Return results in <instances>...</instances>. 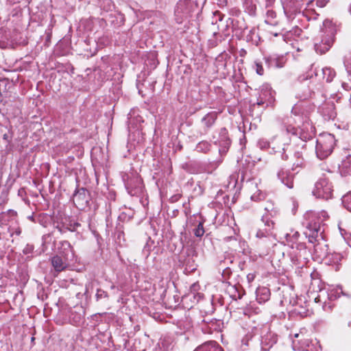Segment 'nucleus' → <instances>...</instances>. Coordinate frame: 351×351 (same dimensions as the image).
Instances as JSON below:
<instances>
[{
  "instance_id": "f03ea898",
  "label": "nucleus",
  "mask_w": 351,
  "mask_h": 351,
  "mask_svg": "<svg viewBox=\"0 0 351 351\" xmlns=\"http://www.w3.org/2000/svg\"><path fill=\"white\" fill-rule=\"evenodd\" d=\"M293 123L296 124L299 128H287V132L294 135H299L300 138L306 142L313 138L315 135V128L308 121L306 117H304L300 111H291V117Z\"/></svg>"
},
{
  "instance_id": "c9c22d12",
  "label": "nucleus",
  "mask_w": 351,
  "mask_h": 351,
  "mask_svg": "<svg viewBox=\"0 0 351 351\" xmlns=\"http://www.w3.org/2000/svg\"><path fill=\"white\" fill-rule=\"evenodd\" d=\"M258 145L261 149H265L269 147V143L263 140H260L258 141Z\"/></svg>"
},
{
  "instance_id": "412c9836",
  "label": "nucleus",
  "mask_w": 351,
  "mask_h": 351,
  "mask_svg": "<svg viewBox=\"0 0 351 351\" xmlns=\"http://www.w3.org/2000/svg\"><path fill=\"white\" fill-rule=\"evenodd\" d=\"M256 296L258 302H265L269 299V290L265 287L259 288L256 291Z\"/></svg>"
},
{
  "instance_id": "09e8293b",
  "label": "nucleus",
  "mask_w": 351,
  "mask_h": 351,
  "mask_svg": "<svg viewBox=\"0 0 351 351\" xmlns=\"http://www.w3.org/2000/svg\"><path fill=\"white\" fill-rule=\"evenodd\" d=\"M349 12H350V13L351 14V4L350 5V7H349Z\"/></svg>"
},
{
  "instance_id": "79ce46f5",
  "label": "nucleus",
  "mask_w": 351,
  "mask_h": 351,
  "mask_svg": "<svg viewBox=\"0 0 351 351\" xmlns=\"http://www.w3.org/2000/svg\"><path fill=\"white\" fill-rule=\"evenodd\" d=\"M14 234H16V235H20V234H21V228H17L15 230V231H14Z\"/></svg>"
},
{
  "instance_id": "aec40b11",
  "label": "nucleus",
  "mask_w": 351,
  "mask_h": 351,
  "mask_svg": "<svg viewBox=\"0 0 351 351\" xmlns=\"http://www.w3.org/2000/svg\"><path fill=\"white\" fill-rule=\"evenodd\" d=\"M339 170L341 174L343 176H348L351 173V160L350 158H346L341 161L339 165Z\"/></svg>"
},
{
  "instance_id": "2eb2a0df",
  "label": "nucleus",
  "mask_w": 351,
  "mask_h": 351,
  "mask_svg": "<svg viewBox=\"0 0 351 351\" xmlns=\"http://www.w3.org/2000/svg\"><path fill=\"white\" fill-rule=\"evenodd\" d=\"M277 342V336L272 332H268L262 337V349L268 351Z\"/></svg>"
},
{
  "instance_id": "f3484780",
  "label": "nucleus",
  "mask_w": 351,
  "mask_h": 351,
  "mask_svg": "<svg viewBox=\"0 0 351 351\" xmlns=\"http://www.w3.org/2000/svg\"><path fill=\"white\" fill-rule=\"evenodd\" d=\"M290 162L292 165V169L296 170L298 168H302L304 165L303 153L300 150L295 151L293 155L291 157Z\"/></svg>"
},
{
  "instance_id": "39448f33",
  "label": "nucleus",
  "mask_w": 351,
  "mask_h": 351,
  "mask_svg": "<svg viewBox=\"0 0 351 351\" xmlns=\"http://www.w3.org/2000/svg\"><path fill=\"white\" fill-rule=\"evenodd\" d=\"M312 193L317 198L326 200L331 199L333 195V186L330 179L326 176L319 178L315 182Z\"/></svg>"
},
{
  "instance_id": "9d476101",
  "label": "nucleus",
  "mask_w": 351,
  "mask_h": 351,
  "mask_svg": "<svg viewBox=\"0 0 351 351\" xmlns=\"http://www.w3.org/2000/svg\"><path fill=\"white\" fill-rule=\"evenodd\" d=\"M334 43V34L332 30L322 36L321 40L315 43V49L317 53L324 54L328 51Z\"/></svg>"
},
{
  "instance_id": "a211bd4d",
  "label": "nucleus",
  "mask_w": 351,
  "mask_h": 351,
  "mask_svg": "<svg viewBox=\"0 0 351 351\" xmlns=\"http://www.w3.org/2000/svg\"><path fill=\"white\" fill-rule=\"evenodd\" d=\"M285 13L291 16L293 14L295 13L298 10V3L295 0H281Z\"/></svg>"
},
{
  "instance_id": "c756f323",
  "label": "nucleus",
  "mask_w": 351,
  "mask_h": 351,
  "mask_svg": "<svg viewBox=\"0 0 351 351\" xmlns=\"http://www.w3.org/2000/svg\"><path fill=\"white\" fill-rule=\"evenodd\" d=\"M204 232L203 223L199 222L197 227L194 230V234L196 237H201L204 235Z\"/></svg>"
},
{
  "instance_id": "cd10ccee",
  "label": "nucleus",
  "mask_w": 351,
  "mask_h": 351,
  "mask_svg": "<svg viewBox=\"0 0 351 351\" xmlns=\"http://www.w3.org/2000/svg\"><path fill=\"white\" fill-rule=\"evenodd\" d=\"M210 144L206 141H202L199 143L196 146L197 152H206L210 149Z\"/></svg>"
},
{
  "instance_id": "ddd939ff",
  "label": "nucleus",
  "mask_w": 351,
  "mask_h": 351,
  "mask_svg": "<svg viewBox=\"0 0 351 351\" xmlns=\"http://www.w3.org/2000/svg\"><path fill=\"white\" fill-rule=\"evenodd\" d=\"M70 260H66L60 255H56L51 257V263L54 272L57 274L64 271L69 265Z\"/></svg>"
},
{
  "instance_id": "e433bc0d",
  "label": "nucleus",
  "mask_w": 351,
  "mask_h": 351,
  "mask_svg": "<svg viewBox=\"0 0 351 351\" xmlns=\"http://www.w3.org/2000/svg\"><path fill=\"white\" fill-rule=\"evenodd\" d=\"M143 254L147 257L150 254V248L147 244H146L143 248Z\"/></svg>"
},
{
  "instance_id": "0eeeda50",
  "label": "nucleus",
  "mask_w": 351,
  "mask_h": 351,
  "mask_svg": "<svg viewBox=\"0 0 351 351\" xmlns=\"http://www.w3.org/2000/svg\"><path fill=\"white\" fill-rule=\"evenodd\" d=\"M123 180L128 193L131 195H138L143 193V181L138 174L125 173L123 176Z\"/></svg>"
},
{
  "instance_id": "dca6fc26",
  "label": "nucleus",
  "mask_w": 351,
  "mask_h": 351,
  "mask_svg": "<svg viewBox=\"0 0 351 351\" xmlns=\"http://www.w3.org/2000/svg\"><path fill=\"white\" fill-rule=\"evenodd\" d=\"M278 177L280 181L288 188L293 187L294 175L287 170L282 169L278 173Z\"/></svg>"
},
{
  "instance_id": "ea45409f",
  "label": "nucleus",
  "mask_w": 351,
  "mask_h": 351,
  "mask_svg": "<svg viewBox=\"0 0 351 351\" xmlns=\"http://www.w3.org/2000/svg\"><path fill=\"white\" fill-rule=\"evenodd\" d=\"M254 278H255V276H254V274H249L247 276V280H248L249 282L253 281V280H254Z\"/></svg>"
},
{
  "instance_id": "4468645a",
  "label": "nucleus",
  "mask_w": 351,
  "mask_h": 351,
  "mask_svg": "<svg viewBox=\"0 0 351 351\" xmlns=\"http://www.w3.org/2000/svg\"><path fill=\"white\" fill-rule=\"evenodd\" d=\"M265 63L269 68H282L286 63L283 56L273 55L265 58Z\"/></svg>"
},
{
  "instance_id": "20e7f679",
  "label": "nucleus",
  "mask_w": 351,
  "mask_h": 351,
  "mask_svg": "<svg viewBox=\"0 0 351 351\" xmlns=\"http://www.w3.org/2000/svg\"><path fill=\"white\" fill-rule=\"evenodd\" d=\"M197 3L192 0H180L176 6L174 14L178 23L188 20L197 10Z\"/></svg>"
},
{
  "instance_id": "a19ab883",
  "label": "nucleus",
  "mask_w": 351,
  "mask_h": 351,
  "mask_svg": "<svg viewBox=\"0 0 351 351\" xmlns=\"http://www.w3.org/2000/svg\"><path fill=\"white\" fill-rule=\"evenodd\" d=\"M132 112H133L132 114L131 112H130V113L128 114V119H129L130 124H132V117L133 116H134V112H135V111H132Z\"/></svg>"
},
{
  "instance_id": "37998d69",
  "label": "nucleus",
  "mask_w": 351,
  "mask_h": 351,
  "mask_svg": "<svg viewBox=\"0 0 351 351\" xmlns=\"http://www.w3.org/2000/svg\"><path fill=\"white\" fill-rule=\"evenodd\" d=\"M342 86H343V88L344 89H346V90H348V88H349L348 85L346 83H345V82H343V83L342 84Z\"/></svg>"
},
{
  "instance_id": "72a5a7b5",
  "label": "nucleus",
  "mask_w": 351,
  "mask_h": 351,
  "mask_svg": "<svg viewBox=\"0 0 351 351\" xmlns=\"http://www.w3.org/2000/svg\"><path fill=\"white\" fill-rule=\"evenodd\" d=\"M332 256H334L333 262L335 263H339L343 258V256L341 254L335 253Z\"/></svg>"
},
{
  "instance_id": "bb28decb",
  "label": "nucleus",
  "mask_w": 351,
  "mask_h": 351,
  "mask_svg": "<svg viewBox=\"0 0 351 351\" xmlns=\"http://www.w3.org/2000/svg\"><path fill=\"white\" fill-rule=\"evenodd\" d=\"M342 204L345 208L351 212V192H349L343 196Z\"/></svg>"
},
{
  "instance_id": "f257e3e1",
  "label": "nucleus",
  "mask_w": 351,
  "mask_h": 351,
  "mask_svg": "<svg viewBox=\"0 0 351 351\" xmlns=\"http://www.w3.org/2000/svg\"><path fill=\"white\" fill-rule=\"evenodd\" d=\"M328 217V215L325 210L319 213L308 211L304 214L303 223L306 227V230L304 234L308 239L309 243L314 244L315 252L317 253H318L320 245L319 240L322 239L321 224Z\"/></svg>"
},
{
  "instance_id": "f8f14e48",
  "label": "nucleus",
  "mask_w": 351,
  "mask_h": 351,
  "mask_svg": "<svg viewBox=\"0 0 351 351\" xmlns=\"http://www.w3.org/2000/svg\"><path fill=\"white\" fill-rule=\"evenodd\" d=\"M60 247H58V254L64 257L66 260L70 261H74L75 254L72 246L67 241H62L60 242Z\"/></svg>"
},
{
  "instance_id": "7ed1b4c3",
  "label": "nucleus",
  "mask_w": 351,
  "mask_h": 351,
  "mask_svg": "<svg viewBox=\"0 0 351 351\" xmlns=\"http://www.w3.org/2000/svg\"><path fill=\"white\" fill-rule=\"evenodd\" d=\"M335 145L336 139L333 134L330 133L319 134L315 147L317 157L320 160L326 158L333 152Z\"/></svg>"
},
{
  "instance_id": "9b49d317",
  "label": "nucleus",
  "mask_w": 351,
  "mask_h": 351,
  "mask_svg": "<svg viewBox=\"0 0 351 351\" xmlns=\"http://www.w3.org/2000/svg\"><path fill=\"white\" fill-rule=\"evenodd\" d=\"M285 237L287 245H289L292 249L295 247L298 250H304V244L298 242L300 233L298 231L293 229H290L289 232L285 233Z\"/></svg>"
},
{
  "instance_id": "49530a36",
  "label": "nucleus",
  "mask_w": 351,
  "mask_h": 351,
  "mask_svg": "<svg viewBox=\"0 0 351 351\" xmlns=\"http://www.w3.org/2000/svg\"><path fill=\"white\" fill-rule=\"evenodd\" d=\"M154 351H162L160 348H156Z\"/></svg>"
},
{
  "instance_id": "8fccbe9b",
  "label": "nucleus",
  "mask_w": 351,
  "mask_h": 351,
  "mask_svg": "<svg viewBox=\"0 0 351 351\" xmlns=\"http://www.w3.org/2000/svg\"><path fill=\"white\" fill-rule=\"evenodd\" d=\"M3 138H4L5 139L6 138V134H5V135L3 136Z\"/></svg>"
},
{
  "instance_id": "f704fd0d",
  "label": "nucleus",
  "mask_w": 351,
  "mask_h": 351,
  "mask_svg": "<svg viewBox=\"0 0 351 351\" xmlns=\"http://www.w3.org/2000/svg\"><path fill=\"white\" fill-rule=\"evenodd\" d=\"M344 65L346 66V69L349 75H350V80H351V62H349L348 60H345Z\"/></svg>"
},
{
  "instance_id": "c85d7f7f",
  "label": "nucleus",
  "mask_w": 351,
  "mask_h": 351,
  "mask_svg": "<svg viewBox=\"0 0 351 351\" xmlns=\"http://www.w3.org/2000/svg\"><path fill=\"white\" fill-rule=\"evenodd\" d=\"M223 19V14H222L219 11H215L213 13V16L212 17V24H217L219 21H221Z\"/></svg>"
},
{
  "instance_id": "58836bf2",
  "label": "nucleus",
  "mask_w": 351,
  "mask_h": 351,
  "mask_svg": "<svg viewBox=\"0 0 351 351\" xmlns=\"http://www.w3.org/2000/svg\"><path fill=\"white\" fill-rule=\"evenodd\" d=\"M299 257L298 256V255H294V257H291V261L292 262L295 264V265H298L299 264Z\"/></svg>"
},
{
  "instance_id": "4c0bfd02",
  "label": "nucleus",
  "mask_w": 351,
  "mask_h": 351,
  "mask_svg": "<svg viewBox=\"0 0 351 351\" xmlns=\"http://www.w3.org/2000/svg\"><path fill=\"white\" fill-rule=\"evenodd\" d=\"M265 6L267 8H268V7H271L274 5L276 0H265Z\"/></svg>"
},
{
  "instance_id": "a18cd8bd",
  "label": "nucleus",
  "mask_w": 351,
  "mask_h": 351,
  "mask_svg": "<svg viewBox=\"0 0 351 351\" xmlns=\"http://www.w3.org/2000/svg\"><path fill=\"white\" fill-rule=\"evenodd\" d=\"M267 14H270V16H271L272 17H273V16H274V12L273 11H271V10H269V11L267 12Z\"/></svg>"
},
{
  "instance_id": "5701e85b",
  "label": "nucleus",
  "mask_w": 351,
  "mask_h": 351,
  "mask_svg": "<svg viewBox=\"0 0 351 351\" xmlns=\"http://www.w3.org/2000/svg\"><path fill=\"white\" fill-rule=\"evenodd\" d=\"M217 117V115L215 112H210L202 119V123L207 128H209L215 123Z\"/></svg>"
},
{
  "instance_id": "1a4fd4ad",
  "label": "nucleus",
  "mask_w": 351,
  "mask_h": 351,
  "mask_svg": "<svg viewBox=\"0 0 351 351\" xmlns=\"http://www.w3.org/2000/svg\"><path fill=\"white\" fill-rule=\"evenodd\" d=\"M274 101V92L272 90L271 86L268 84H264L260 87V98L258 101V105H264L263 108L272 107L271 105Z\"/></svg>"
},
{
  "instance_id": "6e6552de",
  "label": "nucleus",
  "mask_w": 351,
  "mask_h": 351,
  "mask_svg": "<svg viewBox=\"0 0 351 351\" xmlns=\"http://www.w3.org/2000/svg\"><path fill=\"white\" fill-rule=\"evenodd\" d=\"M293 350L298 351H311L310 340L307 337L306 332L300 331L293 335L292 339Z\"/></svg>"
},
{
  "instance_id": "7c9ffc66",
  "label": "nucleus",
  "mask_w": 351,
  "mask_h": 351,
  "mask_svg": "<svg viewBox=\"0 0 351 351\" xmlns=\"http://www.w3.org/2000/svg\"><path fill=\"white\" fill-rule=\"evenodd\" d=\"M108 298V294L106 291L101 290V289H98L97 291V293H96V298L97 300H99L101 298Z\"/></svg>"
},
{
  "instance_id": "6ab92c4d",
  "label": "nucleus",
  "mask_w": 351,
  "mask_h": 351,
  "mask_svg": "<svg viewBox=\"0 0 351 351\" xmlns=\"http://www.w3.org/2000/svg\"><path fill=\"white\" fill-rule=\"evenodd\" d=\"M194 351H223V350L216 342L209 341L197 347Z\"/></svg>"
},
{
  "instance_id": "393cba45",
  "label": "nucleus",
  "mask_w": 351,
  "mask_h": 351,
  "mask_svg": "<svg viewBox=\"0 0 351 351\" xmlns=\"http://www.w3.org/2000/svg\"><path fill=\"white\" fill-rule=\"evenodd\" d=\"M341 294H343L341 287H337L336 288L331 289L329 291L328 295L329 300H334L339 298Z\"/></svg>"
},
{
  "instance_id": "a878e982",
  "label": "nucleus",
  "mask_w": 351,
  "mask_h": 351,
  "mask_svg": "<svg viewBox=\"0 0 351 351\" xmlns=\"http://www.w3.org/2000/svg\"><path fill=\"white\" fill-rule=\"evenodd\" d=\"M81 199H84L86 203L88 202L87 199H85V190L84 189H82L81 190L78 191L73 195L74 203L80 204V201Z\"/></svg>"
},
{
  "instance_id": "de8ad7c7",
  "label": "nucleus",
  "mask_w": 351,
  "mask_h": 351,
  "mask_svg": "<svg viewBox=\"0 0 351 351\" xmlns=\"http://www.w3.org/2000/svg\"><path fill=\"white\" fill-rule=\"evenodd\" d=\"M305 146H306V145H305V144H303V145H302V147H301V149H304Z\"/></svg>"
},
{
  "instance_id": "4be33fe9",
  "label": "nucleus",
  "mask_w": 351,
  "mask_h": 351,
  "mask_svg": "<svg viewBox=\"0 0 351 351\" xmlns=\"http://www.w3.org/2000/svg\"><path fill=\"white\" fill-rule=\"evenodd\" d=\"M219 135L220 139L219 140V145L224 148H228L230 145V141L228 136L227 130L226 128L221 129Z\"/></svg>"
},
{
  "instance_id": "c03bdc74",
  "label": "nucleus",
  "mask_w": 351,
  "mask_h": 351,
  "mask_svg": "<svg viewBox=\"0 0 351 351\" xmlns=\"http://www.w3.org/2000/svg\"><path fill=\"white\" fill-rule=\"evenodd\" d=\"M226 0H222V1H220L219 5H220L221 6H223V5H226Z\"/></svg>"
},
{
  "instance_id": "423d86ee",
  "label": "nucleus",
  "mask_w": 351,
  "mask_h": 351,
  "mask_svg": "<svg viewBox=\"0 0 351 351\" xmlns=\"http://www.w3.org/2000/svg\"><path fill=\"white\" fill-rule=\"evenodd\" d=\"M278 213V210L271 202L268 203L265 207V213L263 215L261 220L265 223L266 228L264 230H258L256 232V237L263 238L267 237L274 228V222L272 218Z\"/></svg>"
},
{
  "instance_id": "b1692460",
  "label": "nucleus",
  "mask_w": 351,
  "mask_h": 351,
  "mask_svg": "<svg viewBox=\"0 0 351 351\" xmlns=\"http://www.w3.org/2000/svg\"><path fill=\"white\" fill-rule=\"evenodd\" d=\"M322 73L324 78H325L328 82H331L336 75L335 71L330 67L324 68L322 69Z\"/></svg>"
},
{
  "instance_id": "2f4dec72",
  "label": "nucleus",
  "mask_w": 351,
  "mask_h": 351,
  "mask_svg": "<svg viewBox=\"0 0 351 351\" xmlns=\"http://www.w3.org/2000/svg\"><path fill=\"white\" fill-rule=\"evenodd\" d=\"M251 199L253 201H261L264 199V195L261 192H259L258 194L254 193L251 196Z\"/></svg>"
},
{
  "instance_id": "473e14b6",
  "label": "nucleus",
  "mask_w": 351,
  "mask_h": 351,
  "mask_svg": "<svg viewBox=\"0 0 351 351\" xmlns=\"http://www.w3.org/2000/svg\"><path fill=\"white\" fill-rule=\"evenodd\" d=\"M255 66H256V71L257 74L260 75H263L264 73V69L261 64L258 62H255Z\"/></svg>"
}]
</instances>
